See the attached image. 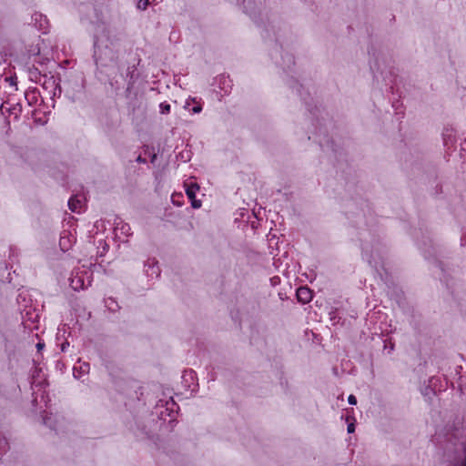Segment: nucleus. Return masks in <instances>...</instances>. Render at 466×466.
I'll list each match as a JSON object with an SVG mask.
<instances>
[{"label": "nucleus", "mask_w": 466, "mask_h": 466, "mask_svg": "<svg viewBox=\"0 0 466 466\" xmlns=\"http://www.w3.org/2000/svg\"><path fill=\"white\" fill-rule=\"evenodd\" d=\"M94 56L97 64L106 66L107 61H114L116 59V52L112 48H107V46L104 49L99 41H96L95 43Z\"/></svg>", "instance_id": "obj_1"}, {"label": "nucleus", "mask_w": 466, "mask_h": 466, "mask_svg": "<svg viewBox=\"0 0 466 466\" xmlns=\"http://www.w3.org/2000/svg\"><path fill=\"white\" fill-rule=\"evenodd\" d=\"M90 285L89 277L87 276V272L75 270L72 272V276L70 278V286L74 290H81L85 289Z\"/></svg>", "instance_id": "obj_2"}, {"label": "nucleus", "mask_w": 466, "mask_h": 466, "mask_svg": "<svg viewBox=\"0 0 466 466\" xmlns=\"http://www.w3.org/2000/svg\"><path fill=\"white\" fill-rule=\"evenodd\" d=\"M186 193L187 198L191 201V205L194 208H199L201 207V201L196 199V194L199 190V187L197 184H187Z\"/></svg>", "instance_id": "obj_3"}, {"label": "nucleus", "mask_w": 466, "mask_h": 466, "mask_svg": "<svg viewBox=\"0 0 466 466\" xmlns=\"http://www.w3.org/2000/svg\"><path fill=\"white\" fill-rule=\"evenodd\" d=\"M184 107L193 114H198L202 111L203 103L201 99L197 97H188L185 102Z\"/></svg>", "instance_id": "obj_4"}, {"label": "nucleus", "mask_w": 466, "mask_h": 466, "mask_svg": "<svg viewBox=\"0 0 466 466\" xmlns=\"http://www.w3.org/2000/svg\"><path fill=\"white\" fill-rule=\"evenodd\" d=\"M74 242V237L69 232L64 231L59 240L61 249L63 251L68 250L73 246Z\"/></svg>", "instance_id": "obj_5"}, {"label": "nucleus", "mask_w": 466, "mask_h": 466, "mask_svg": "<svg viewBox=\"0 0 466 466\" xmlns=\"http://www.w3.org/2000/svg\"><path fill=\"white\" fill-rule=\"evenodd\" d=\"M84 198L82 196L72 197L68 200V207L73 212L80 213L83 208Z\"/></svg>", "instance_id": "obj_6"}, {"label": "nucleus", "mask_w": 466, "mask_h": 466, "mask_svg": "<svg viewBox=\"0 0 466 466\" xmlns=\"http://www.w3.org/2000/svg\"><path fill=\"white\" fill-rule=\"evenodd\" d=\"M32 18L35 21V24L38 26L39 30H41L43 33H46L48 29V20L46 16L40 13H35Z\"/></svg>", "instance_id": "obj_7"}, {"label": "nucleus", "mask_w": 466, "mask_h": 466, "mask_svg": "<svg viewBox=\"0 0 466 466\" xmlns=\"http://www.w3.org/2000/svg\"><path fill=\"white\" fill-rule=\"evenodd\" d=\"M298 300L302 303H308L312 299V292L307 287H300L297 289Z\"/></svg>", "instance_id": "obj_8"}, {"label": "nucleus", "mask_w": 466, "mask_h": 466, "mask_svg": "<svg viewBox=\"0 0 466 466\" xmlns=\"http://www.w3.org/2000/svg\"><path fill=\"white\" fill-rule=\"evenodd\" d=\"M121 231L122 233L126 234L127 236L130 235L131 234V228L130 227L127 225V224H124V225H121L120 227L117 226L116 228V231Z\"/></svg>", "instance_id": "obj_9"}, {"label": "nucleus", "mask_w": 466, "mask_h": 466, "mask_svg": "<svg viewBox=\"0 0 466 466\" xmlns=\"http://www.w3.org/2000/svg\"><path fill=\"white\" fill-rule=\"evenodd\" d=\"M170 109V105L167 102H163L159 105V110L161 114H169Z\"/></svg>", "instance_id": "obj_10"}, {"label": "nucleus", "mask_w": 466, "mask_h": 466, "mask_svg": "<svg viewBox=\"0 0 466 466\" xmlns=\"http://www.w3.org/2000/svg\"><path fill=\"white\" fill-rule=\"evenodd\" d=\"M183 198V196L181 194H173L171 196V200L173 202V204L177 205V206H181L182 203L180 201V199Z\"/></svg>", "instance_id": "obj_11"}, {"label": "nucleus", "mask_w": 466, "mask_h": 466, "mask_svg": "<svg viewBox=\"0 0 466 466\" xmlns=\"http://www.w3.org/2000/svg\"><path fill=\"white\" fill-rule=\"evenodd\" d=\"M148 0H139L137 2V8L140 10H146L147 7L148 6Z\"/></svg>", "instance_id": "obj_12"}, {"label": "nucleus", "mask_w": 466, "mask_h": 466, "mask_svg": "<svg viewBox=\"0 0 466 466\" xmlns=\"http://www.w3.org/2000/svg\"><path fill=\"white\" fill-rule=\"evenodd\" d=\"M348 400L351 405H355L357 403V399L354 395H350Z\"/></svg>", "instance_id": "obj_13"}, {"label": "nucleus", "mask_w": 466, "mask_h": 466, "mask_svg": "<svg viewBox=\"0 0 466 466\" xmlns=\"http://www.w3.org/2000/svg\"><path fill=\"white\" fill-rule=\"evenodd\" d=\"M80 369L83 370V372H87L89 370V365L87 363H83L80 366Z\"/></svg>", "instance_id": "obj_14"}, {"label": "nucleus", "mask_w": 466, "mask_h": 466, "mask_svg": "<svg viewBox=\"0 0 466 466\" xmlns=\"http://www.w3.org/2000/svg\"><path fill=\"white\" fill-rule=\"evenodd\" d=\"M354 431H355V426H354V424H353V423L349 424V425H348V432H349V433H351V432H353Z\"/></svg>", "instance_id": "obj_15"}, {"label": "nucleus", "mask_w": 466, "mask_h": 466, "mask_svg": "<svg viewBox=\"0 0 466 466\" xmlns=\"http://www.w3.org/2000/svg\"><path fill=\"white\" fill-rule=\"evenodd\" d=\"M187 376L188 375L191 379H193V371H189L188 373L186 374Z\"/></svg>", "instance_id": "obj_16"}, {"label": "nucleus", "mask_w": 466, "mask_h": 466, "mask_svg": "<svg viewBox=\"0 0 466 466\" xmlns=\"http://www.w3.org/2000/svg\"><path fill=\"white\" fill-rule=\"evenodd\" d=\"M42 347H43V345H42L41 343H38V344H37V348H38V350L42 349Z\"/></svg>", "instance_id": "obj_17"}]
</instances>
